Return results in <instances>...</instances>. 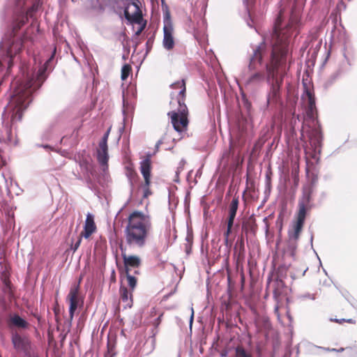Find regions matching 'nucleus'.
I'll use <instances>...</instances> for the list:
<instances>
[{"label":"nucleus","mask_w":357,"mask_h":357,"mask_svg":"<svg viewBox=\"0 0 357 357\" xmlns=\"http://www.w3.org/2000/svg\"><path fill=\"white\" fill-rule=\"evenodd\" d=\"M293 24H283L281 14L277 17L272 36V50L270 63L264 61L266 51L264 43L252 48L249 53L248 70L250 75L245 78V89L255 93L265 80L268 86L266 107H283L281 87L284 77L289 68V38Z\"/></svg>","instance_id":"1"},{"label":"nucleus","mask_w":357,"mask_h":357,"mask_svg":"<svg viewBox=\"0 0 357 357\" xmlns=\"http://www.w3.org/2000/svg\"><path fill=\"white\" fill-rule=\"evenodd\" d=\"M48 59L36 72L27 73L14 91L8 104V109L11 112V122L20 121L24 111L32 101V94L39 89L47 77L46 71L50 63Z\"/></svg>","instance_id":"2"},{"label":"nucleus","mask_w":357,"mask_h":357,"mask_svg":"<svg viewBox=\"0 0 357 357\" xmlns=\"http://www.w3.org/2000/svg\"><path fill=\"white\" fill-rule=\"evenodd\" d=\"M34 8L31 6L27 10L24 8H16L8 26V31L0 43V48L8 58V69L13 65L14 57L20 53L24 42L27 39L26 29L22 36H17L19 31L28 22L29 16H31Z\"/></svg>","instance_id":"3"},{"label":"nucleus","mask_w":357,"mask_h":357,"mask_svg":"<svg viewBox=\"0 0 357 357\" xmlns=\"http://www.w3.org/2000/svg\"><path fill=\"white\" fill-rule=\"evenodd\" d=\"M304 92L302 95V100L306 105V115L303 122L301 128V139L304 137V132L307 133L309 139L311 153L310 157L317 164L319 162V155L321 153L323 136L320 129V125L317 119V108L315 98L313 93L303 84Z\"/></svg>","instance_id":"4"},{"label":"nucleus","mask_w":357,"mask_h":357,"mask_svg":"<svg viewBox=\"0 0 357 357\" xmlns=\"http://www.w3.org/2000/svg\"><path fill=\"white\" fill-rule=\"evenodd\" d=\"M151 228V223L148 217L139 211L131 213L124 229L126 243L130 248L143 247Z\"/></svg>","instance_id":"5"},{"label":"nucleus","mask_w":357,"mask_h":357,"mask_svg":"<svg viewBox=\"0 0 357 357\" xmlns=\"http://www.w3.org/2000/svg\"><path fill=\"white\" fill-rule=\"evenodd\" d=\"M124 16L126 20L130 24L139 23L143 17L142 11L140 8L142 5L139 0H125Z\"/></svg>","instance_id":"6"},{"label":"nucleus","mask_w":357,"mask_h":357,"mask_svg":"<svg viewBox=\"0 0 357 357\" xmlns=\"http://www.w3.org/2000/svg\"><path fill=\"white\" fill-rule=\"evenodd\" d=\"M151 168V154L148 153L140 162V172L144 180L142 184L144 198H148L152 194L150 190Z\"/></svg>","instance_id":"7"},{"label":"nucleus","mask_w":357,"mask_h":357,"mask_svg":"<svg viewBox=\"0 0 357 357\" xmlns=\"http://www.w3.org/2000/svg\"><path fill=\"white\" fill-rule=\"evenodd\" d=\"M344 60L339 65L337 69L332 73L324 82L323 86L325 89L331 87L344 74L349 70L351 66L350 59L344 53Z\"/></svg>","instance_id":"8"},{"label":"nucleus","mask_w":357,"mask_h":357,"mask_svg":"<svg viewBox=\"0 0 357 357\" xmlns=\"http://www.w3.org/2000/svg\"><path fill=\"white\" fill-rule=\"evenodd\" d=\"M164 38L163 46L167 50H171L174 46V39L173 37L174 29L170 19V13L166 10L164 12Z\"/></svg>","instance_id":"9"},{"label":"nucleus","mask_w":357,"mask_h":357,"mask_svg":"<svg viewBox=\"0 0 357 357\" xmlns=\"http://www.w3.org/2000/svg\"><path fill=\"white\" fill-rule=\"evenodd\" d=\"M67 300L69 301V318L73 320L74 318L75 312L79 305H82L83 299L79 294V284H73L70 289Z\"/></svg>","instance_id":"10"},{"label":"nucleus","mask_w":357,"mask_h":357,"mask_svg":"<svg viewBox=\"0 0 357 357\" xmlns=\"http://www.w3.org/2000/svg\"><path fill=\"white\" fill-rule=\"evenodd\" d=\"M10 340L13 348L17 352L27 354L31 348V341L29 337L22 335L18 331L10 332Z\"/></svg>","instance_id":"11"},{"label":"nucleus","mask_w":357,"mask_h":357,"mask_svg":"<svg viewBox=\"0 0 357 357\" xmlns=\"http://www.w3.org/2000/svg\"><path fill=\"white\" fill-rule=\"evenodd\" d=\"M110 130L111 128H109L104 134L101 140L98 143V147L97 149V160L101 166L106 167L108 166L109 155L107 140Z\"/></svg>","instance_id":"12"},{"label":"nucleus","mask_w":357,"mask_h":357,"mask_svg":"<svg viewBox=\"0 0 357 357\" xmlns=\"http://www.w3.org/2000/svg\"><path fill=\"white\" fill-rule=\"evenodd\" d=\"M6 324L8 328L13 331H25L29 328L30 324L18 313H11L8 316Z\"/></svg>","instance_id":"13"},{"label":"nucleus","mask_w":357,"mask_h":357,"mask_svg":"<svg viewBox=\"0 0 357 357\" xmlns=\"http://www.w3.org/2000/svg\"><path fill=\"white\" fill-rule=\"evenodd\" d=\"M188 115L189 111L186 105L180 101V140L191 135L188 131Z\"/></svg>","instance_id":"14"},{"label":"nucleus","mask_w":357,"mask_h":357,"mask_svg":"<svg viewBox=\"0 0 357 357\" xmlns=\"http://www.w3.org/2000/svg\"><path fill=\"white\" fill-rule=\"evenodd\" d=\"M123 260L125 273H130L131 268H138L141 264V259L135 255H127L126 248L122 243L119 245Z\"/></svg>","instance_id":"15"},{"label":"nucleus","mask_w":357,"mask_h":357,"mask_svg":"<svg viewBox=\"0 0 357 357\" xmlns=\"http://www.w3.org/2000/svg\"><path fill=\"white\" fill-rule=\"evenodd\" d=\"M299 211L297 216V220L294 228V237L297 238L299 236L300 233L303 229L305 219L307 213V208H310L309 206L303 205V204L298 203Z\"/></svg>","instance_id":"16"},{"label":"nucleus","mask_w":357,"mask_h":357,"mask_svg":"<svg viewBox=\"0 0 357 357\" xmlns=\"http://www.w3.org/2000/svg\"><path fill=\"white\" fill-rule=\"evenodd\" d=\"M97 230V227L94 221V217L91 213H88L84 222L83 231L80 233L81 237L87 239L94 234Z\"/></svg>","instance_id":"17"},{"label":"nucleus","mask_w":357,"mask_h":357,"mask_svg":"<svg viewBox=\"0 0 357 357\" xmlns=\"http://www.w3.org/2000/svg\"><path fill=\"white\" fill-rule=\"evenodd\" d=\"M132 292L126 287L121 285L119 288L120 305L123 309L130 308L133 305Z\"/></svg>","instance_id":"18"},{"label":"nucleus","mask_w":357,"mask_h":357,"mask_svg":"<svg viewBox=\"0 0 357 357\" xmlns=\"http://www.w3.org/2000/svg\"><path fill=\"white\" fill-rule=\"evenodd\" d=\"M298 238L299 236H298L297 238L294 237V232L289 234V241L288 243L287 252L292 257H294L296 254V250L297 248V241Z\"/></svg>","instance_id":"19"},{"label":"nucleus","mask_w":357,"mask_h":357,"mask_svg":"<svg viewBox=\"0 0 357 357\" xmlns=\"http://www.w3.org/2000/svg\"><path fill=\"white\" fill-rule=\"evenodd\" d=\"M326 350L337 352L344 351V355L347 357H357V345L346 348L341 347L339 349L328 348Z\"/></svg>","instance_id":"20"},{"label":"nucleus","mask_w":357,"mask_h":357,"mask_svg":"<svg viewBox=\"0 0 357 357\" xmlns=\"http://www.w3.org/2000/svg\"><path fill=\"white\" fill-rule=\"evenodd\" d=\"M289 266L287 264L280 265L276 270V280L283 285V280L286 278Z\"/></svg>","instance_id":"21"},{"label":"nucleus","mask_w":357,"mask_h":357,"mask_svg":"<svg viewBox=\"0 0 357 357\" xmlns=\"http://www.w3.org/2000/svg\"><path fill=\"white\" fill-rule=\"evenodd\" d=\"M3 283V292L7 296L8 298L11 301L14 298V287L11 281H7Z\"/></svg>","instance_id":"22"},{"label":"nucleus","mask_w":357,"mask_h":357,"mask_svg":"<svg viewBox=\"0 0 357 357\" xmlns=\"http://www.w3.org/2000/svg\"><path fill=\"white\" fill-rule=\"evenodd\" d=\"M312 190L311 188H307L303 190L302 198L299 200V204H303V205L309 206L311 207V201H312Z\"/></svg>","instance_id":"23"},{"label":"nucleus","mask_w":357,"mask_h":357,"mask_svg":"<svg viewBox=\"0 0 357 357\" xmlns=\"http://www.w3.org/2000/svg\"><path fill=\"white\" fill-rule=\"evenodd\" d=\"M234 357H253L252 351L246 349L242 345H237L234 347Z\"/></svg>","instance_id":"24"},{"label":"nucleus","mask_w":357,"mask_h":357,"mask_svg":"<svg viewBox=\"0 0 357 357\" xmlns=\"http://www.w3.org/2000/svg\"><path fill=\"white\" fill-rule=\"evenodd\" d=\"M185 241L187 243L185 244V251L187 255L191 253L192 250V244L193 241V234L192 229H190L188 226L187 227V235L185 237Z\"/></svg>","instance_id":"25"},{"label":"nucleus","mask_w":357,"mask_h":357,"mask_svg":"<svg viewBox=\"0 0 357 357\" xmlns=\"http://www.w3.org/2000/svg\"><path fill=\"white\" fill-rule=\"evenodd\" d=\"M238 207V197H234L230 206H229V217L234 218L236 215V212Z\"/></svg>","instance_id":"26"},{"label":"nucleus","mask_w":357,"mask_h":357,"mask_svg":"<svg viewBox=\"0 0 357 357\" xmlns=\"http://www.w3.org/2000/svg\"><path fill=\"white\" fill-rule=\"evenodd\" d=\"M125 274L127 279L128 285L130 288L129 290L133 291L137 286V280L135 276L131 275L130 273H125Z\"/></svg>","instance_id":"27"},{"label":"nucleus","mask_w":357,"mask_h":357,"mask_svg":"<svg viewBox=\"0 0 357 357\" xmlns=\"http://www.w3.org/2000/svg\"><path fill=\"white\" fill-rule=\"evenodd\" d=\"M168 116L171 118L174 128L178 132V112L175 111L169 112H168Z\"/></svg>","instance_id":"28"},{"label":"nucleus","mask_w":357,"mask_h":357,"mask_svg":"<svg viewBox=\"0 0 357 357\" xmlns=\"http://www.w3.org/2000/svg\"><path fill=\"white\" fill-rule=\"evenodd\" d=\"M131 71H132V68H131L130 65H129V64L123 65L121 68V79L126 80L128 77Z\"/></svg>","instance_id":"29"},{"label":"nucleus","mask_w":357,"mask_h":357,"mask_svg":"<svg viewBox=\"0 0 357 357\" xmlns=\"http://www.w3.org/2000/svg\"><path fill=\"white\" fill-rule=\"evenodd\" d=\"M146 20H144L143 17H142L141 21L139 23H134V24H138L139 27L137 28V30L135 32V35L137 36H139L142 32L144 30L146 26Z\"/></svg>","instance_id":"30"},{"label":"nucleus","mask_w":357,"mask_h":357,"mask_svg":"<svg viewBox=\"0 0 357 357\" xmlns=\"http://www.w3.org/2000/svg\"><path fill=\"white\" fill-rule=\"evenodd\" d=\"M116 355L115 346L109 342L107 344V351L105 354V357H114Z\"/></svg>","instance_id":"31"},{"label":"nucleus","mask_w":357,"mask_h":357,"mask_svg":"<svg viewBox=\"0 0 357 357\" xmlns=\"http://www.w3.org/2000/svg\"><path fill=\"white\" fill-rule=\"evenodd\" d=\"M243 3L245 7L246 11L249 17L251 16V10L252 7L255 6V0H243Z\"/></svg>","instance_id":"32"},{"label":"nucleus","mask_w":357,"mask_h":357,"mask_svg":"<svg viewBox=\"0 0 357 357\" xmlns=\"http://www.w3.org/2000/svg\"><path fill=\"white\" fill-rule=\"evenodd\" d=\"M271 175L272 172L271 171H267L266 173V190L271 191Z\"/></svg>","instance_id":"33"},{"label":"nucleus","mask_w":357,"mask_h":357,"mask_svg":"<svg viewBox=\"0 0 357 357\" xmlns=\"http://www.w3.org/2000/svg\"><path fill=\"white\" fill-rule=\"evenodd\" d=\"M127 176L130 180H135L138 176L135 170L132 167L127 168Z\"/></svg>","instance_id":"34"},{"label":"nucleus","mask_w":357,"mask_h":357,"mask_svg":"<svg viewBox=\"0 0 357 357\" xmlns=\"http://www.w3.org/2000/svg\"><path fill=\"white\" fill-rule=\"evenodd\" d=\"M10 274L8 270H4L1 273V280L2 282L10 281Z\"/></svg>","instance_id":"35"},{"label":"nucleus","mask_w":357,"mask_h":357,"mask_svg":"<svg viewBox=\"0 0 357 357\" xmlns=\"http://www.w3.org/2000/svg\"><path fill=\"white\" fill-rule=\"evenodd\" d=\"M234 218L229 217L227 220V227L225 232H227V235H229L231 232V229L234 225Z\"/></svg>","instance_id":"36"},{"label":"nucleus","mask_w":357,"mask_h":357,"mask_svg":"<svg viewBox=\"0 0 357 357\" xmlns=\"http://www.w3.org/2000/svg\"><path fill=\"white\" fill-rule=\"evenodd\" d=\"M186 91L185 79H182L180 80V96L182 99L185 97V93Z\"/></svg>","instance_id":"37"},{"label":"nucleus","mask_w":357,"mask_h":357,"mask_svg":"<svg viewBox=\"0 0 357 357\" xmlns=\"http://www.w3.org/2000/svg\"><path fill=\"white\" fill-rule=\"evenodd\" d=\"M190 318H189V326H190V329L191 330L192 329V323H193V321H194V313H195L192 306H191L190 307Z\"/></svg>","instance_id":"38"},{"label":"nucleus","mask_w":357,"mask_h":357,"mask_svg":"<svg viewBox=\"0 0 357 357\" xmlns=\"http://www.w3.org/2000/svg\"><path fill=\"white\" fill-rule=\"evenodd\" d=\"M83 237H81V235L79 234V236L78 238V240L75 243V245L72 247V249L73 250V252H75L77 249L79 247L80 244H81V242H82V238Z\"/></svg>","instance_id":"39"},{"label":"nucleus","mask_w":357,"mask_h":357,"mask_svg":"<svg viewBox=\"0 0 357 357\" xmlns=\"http://www.w3.org/2000/svg\"><path fill=\"white\" fill-rule=\"evenodd\" d=\"M171 96H174L172 97V100L169 102L170 105H175L176 103H178V96L175 94H171Z\"/></svg>","instance_id":"40"},{"label":"nucleus","mask_w":357,"mask_h":357,"mask_svg":"<svg viewBox=\"0 0 357 357\" xmlns=\"http://www.w3.org/2000/svg\"><path fill=\"white\" fill-rule=\"evenodd\" d=\"M237 244H238L239 245V249L241 251H244L245 250V246H244V240H243V238L242 237L240 240H238L237 241Z\"/></svg>","instance_id":"41"},{"label":"nucleus","mask_w":357,"mask_h":357,"mask_svg":"<svg viewBox=\"0 0 357 357\" xmlns=\"http://www.w3.org/2000/svg\"><path fill=\"white\" fill-rule=\"evenodd\" d=\"M330 321L341 324L345 322V319L331 318Z\"/></svg>","instance_id":"42"},{"label":"nucleus","mask_w":357,"mask_h":357,"mask_svg":"<svg viewBox=\"0 0 357 357\" xmlns=\"http://www.w3.org/2000/svg\"><path fill=\"white\" fill-rule=\"evenodd\" d=\"M229 354V350L227 348H225L224 349L221 350L220 353V357H227Z\"/></svg>","instance_id":"43"},{"label":"nucleus","mask_w":357,"mask_h":357,"mask_svg":"<svg viewBox=\"0 0 357 357\" xmlns=\"http://www.w3.org/2000/svg\"><path fill=\"white\" fill-rule=\"evenodd\" d=\"M224 236H225V245H227L228 242H229V235H227V232H225Z\"/></svg>","instance_id":"44"},{"label":"nucleus","mask_w":357,"mask_h":357,"mask_svg":"<svg viewBox=\"0 0 357 357\" xmlns=\"http://www.w3.org/2000/svg\"><path fill=\"white\" fill-rule=\"evenodd\" d=\"M345 322L354 324H356V320H354L353 319H345Z\"/></svg>","instance_id":"45"},{"label":"nucleus","mask_w":357,"mask_h":357,"mask_svg":"<svg viewBox=\"0 0 357 357\" xmlns=\"http://www.w3.org/2000/svg\"><path fill=\"white\" fill-rule=\"evenodd\" d=\"M245 107H246V109H248V111L249 112L250 107H251V104L250 102H248V101H246L245 102Z\"/></svg>","instance_id":"46"},{"label":"nucleus","mask_w":357,"mask_h":357,"mask_svg":"<svg viewBox=\"0 0 357 357\" xmlns=\"http://www.w3.org/2000/svg\"><path fill=\"white\" fill-rule=\"evenodd\" d=\"M178 86V83L177 82H175V83H173L171 84V87L174 88V89H176Z\"/></svg>","instance_id":"47"},{"label":"nucleus","mask_w":357,"mask_h":357,"mask_svg":"<svg viewBox=\"0 0 357 357\" xmlns=\"http://www.w3.org/2000/svg\"><path fill=\"white\" fill-rule=\"evenodd\" d=\"M312 241H313V234H312L311 236H310V243H311L312 246Z\"/></svg>","instance_id":"48"},{"label":"nucleus","mask_w":357,"mask_h":357,"mask_svg":"<svg viewBox=\"0 0 357 357\" xmlns=\"http://www.w3.org/2000/svg\"><path fill=\"white\" fill-rule=\"evenodd\" d=\"M54 311L55 314L56 315L58 314L59 310L57 309V307H54Z\"/></svg>","instance_id":"49"},{"label":"nucleus","mask_w":357,"mask_h":357,"mask_svg":"<svg viewBox=\"0 0 357 357\" xmlns=\"http://www.w3.org/2000/svg\"><path fill=\"white\" fill-rule=\"evenodd\" d=\"M307 269H308V268H306L304 270L303 273H302V276L305 275V274L306 271H307Z\"/></svg>","instance_id":"50"},{"label":"nucleus","mask_w":357,"mask_h":357,"mask_svg":"<svg viewBox=\"0 0 357 357\" xmlns=\"http://www.w3.org/2000/svg\"><path fill=\"white\" fill-rule=\"evenodd\" d=\"M181 278H182V275H181V274L180 273V276H179L180 280L181 279Z\"/></svg>","instance_id":"51"}]
</instances>
